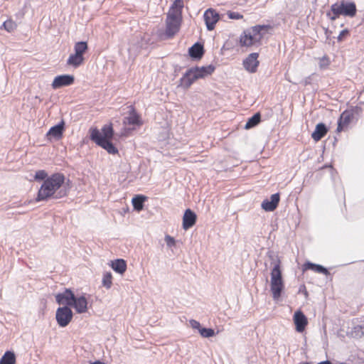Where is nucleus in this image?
<instances>
[{"instance_id": "nucleus-18", "label": "nucleus", "mask_w": 364, "mask_h": 364, "mask_svg": "<svg viewBox=\"0 0 364 364\" xmlns=\"http://www.w3.org/2000/svg\"><path fill=\"white\" fill-rule=\"evenodd\" d=\"M353 119V114L350 111H344L338 120L337 131L341 132L350 124Z\"/></svg>"}, {"instance_id": "nucleus-12", "label": "nucleus", "mask_w": 364, "mask_h": 364, "mask_svg": "<svg viewBox=\"0 0 364 364\" xmlns=\"http://www.w3.org/2000/svg\"><path fill=\"white\" fill-rule=\"evenodd\" d=\"M65 129V122L62 120L59 124L52 127L48 133L46 137L49 141L52 139L59 140L63 137V131Z\"/></svg>"}, {"instance_id": "nucleus-36", "label": "nucleus", "mask_w": 364, "mask_h": 364, "mask_svg": "<svg viewBox=\"0 0 364 364\" xmlns=\"http://www.w3.org/2000/svg\"><path fill=\"white\" fill-rule=\"evenodd\" d=\"M46 176V172L43 170H40L36 173L34 178L36 180H43L45 179Z\"/></svg>"}, {"instance_id": "nucleus-11", "label": "nucleus", "mask_w": 364, "mask_h": 364, "mask_svg": "<svg viewBox=\"0 0 364 364\" xmlns=\"http://www.w3.org/2000/svg\"><path fill=\"white\" fill-rule=\"evenodd\" d=\"M258 55V53H252L244 60L243 66L247 72L254 73L257 71L259 65Z\"/></svg>"}, {"instance_id": "nucleus-14", "label": "nucleus", "mask_w": 364, "mask_h": 364, "mask_svg": "<svg viewBox=\"0 0 364 364\" xmlns=\"http://www.w3.org/2000/svg\"><path fill=\"white\" fill-rule=\"evenodd\" d=\"M293 320L296 331L299 333L303 332L308 324L306 316L301 311H297L294 314Z\"/></svg>"}, {"instance_id": "nucleus-5", "label": "nucleus", "mask_w": 364, "mask_h": 364, "mask_svg": "<svg viewBox=\"0 0 364 364\" xmlns=\"http://www.w3.org/2000/svg\"><path fill=\"white\" fill-rule=\"evenodd\" d=\"M90 139L107 151L109 154H114L117 153V149L114 146L110 140H105L102 138L100 130L97 128H91L90 129Z\"/></svg>"}, {"instance_id": "nucleus-35", "label": "nucleus", "mask_w": 364, "mask_h": 364, "mask_svg": "<svg viewBox=\"0 0 364 364\" xmlns=\"http://www.w3.org/2000/svg\"><path fill=\"white\" fill-rule=\"evenodd\" d=\"M330 64V60L326 56H323L320 58L319 66L321 68H326Z\"/></svg>"}, {"instance_id": "nucleus-8", "label": "nucleus", "mask_w": 364, "mask_h": 364, "mask_svg": "<svg viewBox=\"0 0 364 364\" xmlns=\"http://www.w3.org/2000/svg\"><path fill=\"white\" fill-rule=\"evenodd\" d=\"M75 77L72 75H61L56 76L51 84L53 89L56 90L64 86H69L73 84Z\"/></svg>"}, {"instance_id": "nucleus-9", "label": "nucleus", "mask_w": 364, "mask_h": 364, "mask_svg": "<svg viewBox=\"0 0 364 364\" xmlns=\"http://www.w3.org/2000/svg\"><path fill=\"white\" fill-rule=\"evenodd\" d=\"M203 16L207 29L208 31L213 30L216 23L219 21V14L215 10L208 9L205 11Z\"/></svg>"}, {"instance_id": "nucleus-33", "label": "nucleus", "mask_w": 364, "mask_h": 364, "mask_svg": "<svg viewBox=\"0 0 364 364\" xmlns=\"http://www.w3.org/2000/svg\"><path fill=\"white\" fill-rule=\"evenodd\" d=\"M199 333L203 338H209L215 335L214 330L212 328H199Z\"/></svg>"}, {"instance_id": "nucleus-20", "label": "nucleus", "mask_w": 364, "mask_h": 364, "mask_svg": "<svg viewBox=\"0 0 364 364\" xmlns=\"http://www.w3.org/2000/svg\"><path fill=\"white\" fill-rule=\"evenodd\" d=\"M85 58L81 55L72 53L69 55L67 60V65L73 68H78L84 63Z\"/></svg>"}, {"instance_id": "nucleus-39", "label": "nucleus", "mask_w": 364, "mask_h": 364, "mask_svg": "<svg viewBox=\"0 0 364 364\" xmlns=\"http://www.w3.org/2000/svg\"><path fill=\"white\" fill-rule=\"evenodd\" d=\"M348 33V30H346V29L343 30V31L340 33L339 36H338V40L339 41H341L343 39V38H344V37H345Z\"/></svg>"}, {"instance_id": "nucleus-23", "label": "nucleus", "mask_w": 364, "mask_h": 364, "mask_svg": "<svg viewBox=\"0 0 364 364\" xmlns=\"http://www.w3.org/2000/svg\"><path fill=\"white\" fill-rule=\"evenodd\" d=\"M112 268L119 274H124L127 269V264L122 259H118L114 261H112Z\"/></svg>"}, {"instance_id": "nucleus-4", "label": "nucleus", "mask_w": 364, "mask_h": 364, "mask_svg": "<svg viewBox=\"0 0 364 364\" xmlns=\"http://www.w3.org/2000/svg\"><path fill=\"white\" fill-rule=\"evenodd\" d=\"M274 267L271 271L270 291L274 300L277 301L284 289V283L282 279L280 261L277 258L273 262Z\"/></svg>"}, {"instance_id": "nucleus-22", "label": "nucleus", "mask_w": 364, "mask_h": 364, "mask_svg": "<svg viewBox=\"0 0 364 364\" xmlns=\"http://www.w3.org/2000/svg\"><path fill=\"white\" fill-rule=\"evenodd\" d=\"M188 53L192 58L200 59L203 55V47L196 43L189 48Z\"/></svg>"}, {"instance_id": "nucleus-26", "label": "nucleus", "mask_w": 364, "mask_h": 364, "mask_svg": "<svg viewBox=\"0 0 364 364\" xmlns=\"http://www.w3.org/2000/svg\"><path fill=\"white\" fill-rule=\"evenodd\" d=\"M88 46L85 41H79L74 45V53L77 55L84 56V54L87 52Z\"/></svg>"}, {"instance_id": "nucleus-16", "label": "nucleus", "mask_w": 364, "mask_h": 364, "mask_svg": "<svg viewBox=\"0 0 364 364\" xmlns=\"http://www.w3.org/2000/svg\"><path fill=\"white\" fill-rule=\"evenodd\" d=\"M196 221V215L190 209H187L183 217V228L188 230L193 226Z\"/></svg>"}, {"instance_id": "nucleus-19", "label": "nucleus", "mask_w": 364, "mask_h": 364, "mask_svg": "<svg viewBox=\"0 0 364 364\" xmlns=\"http://www.w3.org/2000/svg\"><path fill=\"white\" fill-rule=\"evenodd\" d=\"M123 123L124 125L129 124L140 126L142 124L140 117L134 109L131 110L129 112L128 116L124 117Z\"/></svg>"}, {"instance_id": "nucleus-15", "label": "nucleus", "mask_w": 364, "mask_h": 364, "mask_svg": "<svg viewBox=\"0 0 364 364\" xmlns=\"http://www.w3.org/2000/svg\"><path fill=\"white\" fill-rule=\"evenodd\" d=\"M279 198V193L272 195L269 200H264L262 203V208L266 211H273L277 207Z\"/></svg>"}, {"instance_id": "nucleus-10", "label": "nucleus", "mask_w": 364, "mask_h": 364, "mask_svg": "<svg viewBox=\"0 0 364 364\" xmlns=\"http://www.w3.org/2000/svg\"><path fill=\"white\" fill-rule=\"evenodd\" d=\"M75 297L74 293L70 289H65L63 292L55 295V299L58 304L64 306H71Z\"/></svg>"}, {"instance_id": "nucleus-6", "label": "nucleus", "mask_w": 364, "mask_h": 364, "mask_svg": "<svg viewBox=\"0 0 364 364\" xmlns=\"http://www.w3.org/2000/svg\"><path fill=\"white\" fill-rule=\"evenodd\" d=\"M73 317V313L68 306L59 307L56 310L55 318L60 327L67 326L71 322Z\"/></svg>"}, {"instance_id": "nucleus-7", "label": "nucleus", "mask_w": 364, "mask_h": 364, "mask_svg": "<svg viewBox=\"0 0 364 364\" xmlns=\"http://www.w3.org/2000/svg\"><path fill=\"white\" fill-rule=\"evenodd\" d=\"M73 307L77 314H85L88 311L89 302L85 294L75 295Z\"/></svg>"}, {"instance_id": "nucleus-3", "label": "nucleus", "mask_w": 364, "mask_h": 364, "mask_svg": "<svg viewBox=\"0 0 364 364\" xmlns=\"http://www.w3.org/2000/svg\"><path fill=\"white\" fill-rule=\"evenodd\" d=\"M269 28L267 25H257L246 29L240 36V46L246 48L260 46Z\"/></svg>"}, {"instance_id": "nucleus-2", "label": "nucleus", "mask_w": 364, "mask_h": 364, "mask_svg": "<svg viewBox=\"0 0 364 364\" xmlns=\"http://www.w3.org/2000/svg\"><path fill=\"white\" fill-rule=\"evenodd\" d=\"M184 6L183 0H174L167 13L166 30L159 33L161 39L171 38L179 31L182 21V9Z\"/></svg>"}, {"instance_id": "nucleus-1", "label": "nucleus", "mask_w": 364, "mask_h": 364, "mask_svg": "<svg viewBox=\"0 0 364 364\" xmlns=\"http://www.w3.org/2000/svg\"><path fill=\"white\" fill-rule=\"evenodd\" d=\"M68 184H65V176L63 174H53L41 185L36 200H46L50 198H60L68 194Z\"/></svg>"}, {"instance_id": "nucleus-13", "label": "nucleus", "mask_w": 364, "mask_h": 364, "mask_svg": "<svg viewBox=\"0 0 364 364\" xmlns=\"http://www.w3.org/2000/svg\"><path fill=\"white\" fill-rule=\"evenodd\" d=\"M197 80V76L195 74L192 68L188 70L186 73L183 75V77L180 79L178 86L184 89H188L191 87V85Z\"/></svg>"}, {"instance_id": "nucleus-29", "label": "nucleus", "mask_w": 364, "mask_h": 364, "mask_svg": "<svg viewBox=\"0 0 364 364\" xmlns=\"http://www.w3.org/2000/svg\"><path fill=\"white\" fill-rule=\"evenodd\" d=\"M145 197L142 196H137L132 199V204L136 210H141L143 208V203L145 200Z\"/></svg>"}, {"instance_id": "nucleus-34", "label": "nucleus", "mask_w": 364, "mask_h": 364, "mask_svg": "<svg viewBox=\"0 0 364 364\" xmlns=\"http://www.w3.org/2000/svg\"><path fill=\"white\" fill-rule=\"evenodd\" d=\"M343 4H335L331 6V11L333 13L336 15H340L343 14Z\"/></svg>"}, {"instance_id": "nucleus-28", "label": "nucleus", "mask_w": 364, "mask_h": 364, "mask_svg": "<svg viewBox=\"0 0 364 364\" xmlns=\"http://www.w3.org/2000/svg\"><path fill=\"white\" fill-rule=\"evenodd\" d=\"M260 118H261L260 114L256 113L255 114H254L252 117H250L248 119L246 124L245 125V128L246 129H250V128L256 126L260 122Z\"/></svg>"}, {"instance_id": "nucleus-17", "label": "nucleus", "mask_w": 364, "mask_h": 364, "mask_svg": "<svg viewBox=\"0 0 364 364\" xmlns=\"http://www.w3.org/2000/svg\"><path fill=\"white\" fill-rule=\"evenodd\" d=\"M193 70L197 76V79L198 80L205 78L207 76L211 75L215 70V67L213 65H209L207 66L195 67L193 68Z\"/></svg>"}, {"instance_id": "nucleus-31", "label": "nucleus", "mask_w": 364, "mask_h": 364, "mask_svg": "<svg viewBox=\"0 0 364 364\" xmlns=\"http://www.w3.org/2000/svg\"><path fill=\"white\" fill-rule=\"evenodd\" d=\"M307 266L309 268L317 272H319V273H323V274H326L328 273V271L326 268H324L323 266L321 265H319V264H312V263H308L307 264Z\"/></svg>"}, {"instance_id": "nucleus-24", "label": "nucleus", "mask_w": 364, "mask_h": 364, "mask_svg": "<svg viewBox=\"0 0 364 364\" xmlns=\"http://www.w3.org/2000/svg\"><path fill=\"white\" fill-rule=\"evenodd\" d=\"M16 359L13 351H6L0 359V364H16Z\"/></svg>"}, {"instance_id": "nucleus-42", "label": "nucleus", "mask_w": 364, "mask_h": 364, "mask_svg": "<svg viewBox=\"0 0 364 364\" xmlns=\"http://www.w3.org/2000/svg\"><path fill=\"white\" fill-rule=\"evenodd\" d=\"M318 364H332V363L328 360H326V361L321 362Z\"/></svg>"}, {"instance_id": "nucleus-30", "label": "nucleus", "mask_w": 364, "mask_h": 364, "mask_svg": "<svg viewBox=\"0 0 364 364\" xmlns=\"http://www.w3.org/2000/svg\"><path fill=\"white\" fill-rule=\"evenodd\" d=\"M112 275L111 272H106L103 275L102 285L107 289H110L112 284Z\"/></svg>"}, {"instance_id": "nucleus-25", "label": "nucleus", "mask_w": 364, "mask_h": 364, "mask_svg": "<svg viewBox=\"0 0 364 364\" xmlns=\"http://www.w3.org/2000/svg\"><path fill=\"white\" fill-rule=\"evenodd\" d=\"M100 132L102 139H105V140H111L114 134L112 124L105 125Z\"/></svg>"}, {"instance_id": "nucleus-32", "label": "nucleus", "mask_w": 364, "mask_h": 364, "mask_svg": "<svg viewBox=\"0 0 364 364\" xmlns=\"http://www.w3.org/2000/svg\"><path fill=\"white\" fill-rule=\"evenodd\" d=\"M16 23L12 20H7L3 23V27L8 32H12L16 28Z\"/></svg>"}, {"instance_id": "nucleus-21", "label": "nucleus", "mask_w": 364, "mask_h": 364, "mask_svg": "<svg viewBox=\"0 0 364 364\" xmlns=\"http://www.w3.org/2000/svg\"><path fill=\"white\" fill-rule=\"evenodd\" d=\"M327 133V129L324 124L319 123L316 126L314 132L311 134V137L316 141H319L323 138Z\"/></svg>"}, {"instance_id": "nucleus-40", "label": "nucleus", "mask_w": 364, "mask_h": 364, "mask_svg": "<svg viewBox=\"0 0 364 364\" xmlns=\"http://www.w3.org/2000/svg\"><path fill=\"white\" fill-rule=\"evenodd\" d=\"M229 17L233 19H240L242 18V16L238 13H230Z\"/></svg>"}, {"instance_id": "nucleus-38", "label": "nucleus", "mask_w": 364, "mask_h": 364, "mask_svg": "<svg viewBox=\"0 0 364 364\" xmlns=\"http://www.w3.org/2000/svg\"><path fill=\"white\" fill-rule=\"evenodd\" d=\"M190 323H191V327L193 328H198V330H199V328H201L200 323L196 320L190 321Z\"/></svg>"}, {"instance_id": "nucleus-27", "label": "nucleus", "mask_w": 364, "mask_h": 364, "mask_svg": "<svg viewBox=\"0 0 364 364\" xmlns=\"http://www.w3.org/2000/svg\"><path fill=\"white\" fill-rule=\"evenodd\" d=\"M355 13L356 7L354 3L343 4V15L353 17Z\"/></svg>"}, {"instance_id": "nucleus-41", "label": "nucleus", "mask_w": 364, "mask_h": 364, "mask_svg": "<svg viewBox=\"0 0 364 364\" xmlns=\"http://www.w3.org/2000/svg\"><path fill=\"white\" fill-rule=\"evenodd\" d=\"M128 134V129H124L121 133L120 136H127Z\"/></svg>"}, {"instance_id": "nucleus-37", "label": "nucleus", "mask_w": 364, "mask_h": 364, "mask_svg": "<svg viewBox=\"0 0 364 364\" xmlns=\"http://www.w3.org/2000/svg\"><path fill=\"white\" fill-rule=\"evenodd\" d=\"M165 242L168 247H172L176 245V241L174 238L170 235H166L165 237Z\"/></svg>"}]
</instances>
